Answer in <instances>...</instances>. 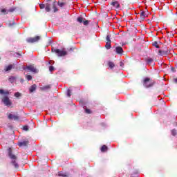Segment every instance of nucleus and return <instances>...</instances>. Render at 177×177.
<instances>
[{
    "label": "nucleus",
    "instance_id": "1",
    "mask_svg": "<svg viewBox=\"0 0 177 177\" xmlns=\"http://www.w3.org/2000/svg\"><path fill=\"white\" fill-rule=\"evenodd\" d=\"M52 52H55L58 56H66L67 55V52L64 50L55 49L52 50Z\"/></svg>",
    "mask_w": 177,
    "mask_h": 177
},
{
    "label": "nucleus",
    "instance_id": "2",
    "mask_svg": "<svg viewBox=\"0 0 177 177\" xmlns=\"http://www.w3.org/2000/svg\"><path fill=\"white\" fill-rule=\"evenodd\" d=\"M26 41L29 44H34V42H38V41H39V36H37L35 37H29L26 39Z\"/></svg>",
    "mask_w": 177,
    "mask_h": 177
},
{
    "label": "nucleus",
    "instance_id": "3",
    "mask_svg": "<svg viewBox=\"0 0 177 177\" xmlns=\"http://www.w3.org/2000/svg\"><path fill=\"white\" fill-rule=\"evenodd\" d=\"M153 83L150 82V78L146 77L144 80V86H146V88H149V86H153Z\"/></svg>",
    "mask_w": 177,
    "mask_h": 177
},
{
    "label": "nucleus",
    "instance_id": "4",
    "mask_svg": "<svg viewBox=\"0 0 177 177\" xmlns=\"http://www.w3.org/2000/svg\"><path fill=\"white\" fill-rule=\"evenodd\" d=\"M3 103L6 105L8 106V107L12 106V102H10V100H9V97H4L2 99Z\"/></svg>",
    "mask_w": 177,
    "mask_h": 177
},
{
    "label": "nucleus",
    "instance_id": "5",
    "mask_svg": "<svg viewBox=\"0 0 177 177\" xmlns=\"http://www.w3.org/2000/svg\"><path fill=\"white\" fill-rule=\"evenodd\" d=\"M24 70H29V71H31L32 73H38V70L35 68L32 65L28 66L26 68H24Z\"/></svg>",
    "mask_w": 177,
    "mask_h": 177
},
{
    "label": "nucleus",
    "instance_id": "6",
    "mask_svg": "<svg viewBox=\"0 0 177 177\" xmlns=\"http://www.w3.org/2000/svg\"><path fill=\"white\" fill-rule=\"evenodd\" d=\"M8 118L9 120H14V121H16L19 120V116H17V115H13L12 113H10L8 115Z\"/></svg>",
    "mask_w": 177,
    "mask_h": 177
},
{
    "label": "nucleus",
    "instance_id": "7",
    "mask_svg": "<svg viewBox=\"0 0 177 177\" xmlns=\"http://www.w3.org/2000/svg\"><path fill=\"white\" fill-rule=\"evenodd\" d=\"M8 156L10 157V158H11V160H16V156H15L14 154H12V148H9L8 149Z\"/></svg>",
    "mask_w": 177,
    "mask_h": 177
},
{
    "label": "nucleus",
    "instance_id": "8",
    "mask_svg": "<svg viewBox=\"0 0 177 177\" xmlns=\"http://www.w3.org/2000/svg\"><path fill=\"white\" fill-rule=\"evenodd\" d=\"M115 52L118 55H121L124 52V50L121 47L118 46L115 48Z\"/></svg>",
    "mask_w": 177,
    "mask_h": 177
},
{
    "label": "nucleus",
    "instance_id": "9",
    "mask_svg": "<svg viewBox=\"0 0 177 177\" xmlns=\"http://www.w3.org/2000/svg\"><path fill=\"white\" fill-rule=\"evenodd\" d=\"M27 145H28V141H23L18 143L19 147H23V146H26Z\"/></svg>",
    "mask_w": 177,
    "mask_h": 177
},
{
    "label": "nucleus",
    "instance_id": "10",
    "mask_svg": "<svg viewBox=\"0 0 177 177\" xmlns=\"http://www.w3.org/2000/svg\"><path fill=\"white\" fill-rule=\"evenodd\" d=\"M111 6H114V8H116V9H118V8H120V3H118V1H113L111 3Z\"/></svg>",
    "mask_w": 177,
    "mask_h": 177
},
{
    "label": "nucleus",
    "instance_id": "11",
    "mask_svg": "<svg viewBox=\"0 0 177 177\" xmlns=\"http://www.w3.org/2000/svg\"><path fill=\"white\" fill-rule=\"evenodd\" d=\"M108 66H109V67L111 68V69H112V68H114V67L115 66V65L114 64V63L112 62H108Z\"/></svg>",
    "mask_w": 177,
    "mask_h": 177
},
{
    "label": "nucleus",
    "instance_id": "12",
    "mask_svg": "<svg viewBox=\"0 0 177 177\" xmlns=\"http://www.w3.org/2000/svg\"><path fill=\"white\" fill-rule=\"evenodd\" d=\"M105 48L110 49V48H111V41H107Z\"/></svg>",
    "mask_w": 177,
    "mask_h": 177
},
{
    "label": "nucleus",
    "instance_id": "13",
    "mask_svg": "<svg viewBox=\"0 0 177 177\" xmlns=\"http://www.w3.org/2000/svg\"><path fill=\"white\" fill-rule=\"evenodd\" d=\"M101 151H102V153H104V151H107V146L103 145V146L101 147Z\"/></svg>",
    "mask_w": 177,
    "mask_h": 177
},
{
    "label": "nucleus",
    "instance_id": "14",
    "mask_svg": "<svg viewBox=\"0 0 177 177\" xmlns=\"http://www.w3.org/2000/svg\"><path fill=\"white\" fill-rule=\"evenodd\" d=\"M37 89V86L35 84H33L30 88V92H32L33 91H35Z\"/></svg>",
    "mask_w": 177,
    "mask_h": 177
},
{
    "label": "nucleus",
    "instance_id": "15",
    "mask_svg": "<svg viewBox=\"0 0 177 177\" xmlns=\"http://www.w3.org/2000/svg\"><path fill=\"white\" fill-rule=\"evenodd\" d=\"M0 93L1 95H9V91H5L2 89H0Z\"/></svg>",
    "mask_w": 177,
    "mask_h": 177
},
{
    "label": "nucleus",
    "instance_id": "16",
    "mask_svg": "<svg viewBox=\"0 0 177 177\" xmlns=\"http://www.w3.org/2000/svg\"><path fill=\"white\" fill-rule=\"evenodd\" d=\"M45 10H46V12L50 11V7L49 4H48V3L46 4Z\"/></svg>",
    "mask_w": 177,
    "mask_h": 177
},
{
    "label": "nucleus",
    "instance_id": "17",
    "mask_svg": "<svg viewBox=\"0 0 177 177\" xmlns=\"http://www.w3.org/2000/svg\"><path fill=\"white\" fill-rule=\"evenodd\" d=\"M13 66L12 65H8V66H6L5 71H9V70H12Z\"/></svg>",
    "mask_w": 177,
    "mask_h": 177
},
{
    "label": "nucleus",
    "instance_id": "18",
    "mask_svg": "<svg viewBox=\"0 0 177 177\" xmlns=\"http://www.w3.org/2000/svg\"><path fill=\"white\" fill-rule=\"evenodd\" d=\"M9 81H10V82H11L12 84H13V82H14L15 81H16V78H15V77H10L9 78Z\"/></svg>",
    "mask_w": 177,
    "mask_h": 177
},
{
    "label": "nucleus",
    "instance_id": "19",
    "mask_svg": "<svg viewBox=\"0 0 177 177\" xmlns=\"http://www.w3.org/2000/svg\"><path fill=\"white\" fill-rule=\"evenodd\" d=\"M140 17H142V19H145V17H146V12H145L144 11H142L140 13Z\"/></svg>",
    "mask_w": 177,
    "mask_h": 177
},
{
    "label": "nucleus",
    "instance_id": "20",
    "mask_svg": "<svg viewBox=\"0 0 177 177\" xmlns=\"http://www.w3.org/2000/svg\"><path fill=\"white\" fill-rule=\"evenodd\" d=\"M53 8L54 9V12H57V8H56V3H53Z\"/></svg>",
    "mask_w": 177,
    "mask_h": 177
},
{
    "label": "nucleus",
    "instance_id": "21",
    "mask_svg": "<svg viewBox=\"0 0 177 177\" xmlns=\"http://www.w3.org/2000/svg\"><path fill=\"white\" fill-rule=\"evenodd\" d=\"M153 46H155V48H160V46H158V43H157V41H155L153 43Z\"/></svg>",
    "mask_w": 177,
    "mask_h": 177
},
{
    "label": "nucleus",
    "instance_id": "22",
    "mask_svg": "<svg viewBox=\"0 0 177 177\" xmlns=\"http://www.w3.org/2000/svg\"><path fill=\"white\" fill-rule=\"evenodd\" d=\"M12 164L14 167H15V168H17L19 167V165L17 164V162H16V160L12 161Z\"/></svg>",
    "mask_w": 177,
    "mask_h": 177
},
{
    "label": "nucleus",
    "instance_id": "23",
    "mask_svg": "<svg viewBox=\"0 0 177 177\" xmlns=\"http://www.w3.org/2000/svg\"><path fill=\"white\" fill-rule=\"evenodd\" d=\"M15 97H20L21 96V94L19 92L15 93Z\"/></svg>",
    "mask_w": 177,
    "mask_h": 177
},
{
    "label": "nucleus",
    "instance_id": "24",
    "mask_svg": "<svg viewBox=\"0 0 177 177\" xmlns=\"http://www.w3.org/2000/svg\"><path fill=\"white\" fill-rule=\"evenodd\" d=\"M171 135H173V136H176V130H171Z\"/></svg>",
    "mask_w": 177,
    "mask_h": 177
},
{
    "label": "nucleus",
    "instance_id": "25",
    "mask_svg": "<svg viewBox=\"0 0 177 177\" xmlns=\"http://www.w3.org/2000/svg\"><path fill=\"white\" fill-rule=\"evenodd\" d=\"M26 79L28 81H31V80H32V77L31 75H27Z\"/></svg>",
    "mask_w": 177,
    "mask_h": 177
},
{
    "label": "nucleus",
    "instance_id": "26",
    "mask_svg": "<svg viewBox=\"0 0 177 177\" xmlns=\"http://www.w3.org/2000/svg\"><path fill=\"white\" fill-rule=\"evenodd\" d=\"M64 3H60V2H58V6L60 7V8H63V6H64Z\"/></svg>",
    "mask_w": 177,
    "mask_h": 177
},
{
    "label": "nucleus",
    "instance_id": "27",
    "mask_svg": "<svg viewBox=\"0 0 177 177\" xmlns=\"http://www.w3.org/2000/svg\"><path fill=\"white\" fill-rule=\"evenodd\" d=\"M110 35H108L107 36H106V41H107V42H111V40H110Z\"/></svg>",
    "mask_w": 177,
    "mask_h": 177
},
{
    "label": "nucleus",
    "instance_id": "28",
    "mask_svg": "<svg viewBox=\"0 0 177 177\" xmlns=\"http://www.w3.org/2000/svg\"><path fill=\"white\" fill-rule=\"evenodd\" d=\"M151 62H153V59H151V58H149L147 60V63H148V64H150V63H151Z\"/></svg>",
    "mask_w": 177,
    "mask_h": 177
},
{
    "label": "nucleus",
    "instance_id": "29",
    "mask_svg": "<svg viewBox=\"0 0 177 177\" xmlns=\"http://www.w3.org/2000/svg\"><path fill=\"white\" fill-rule=\"evenodd\" d=\"M82 20H83V19H82V17H80L77 18V21H78L79 23H82Z\"/></svg>",
    "mask_w": 177,
    "mask_h": 177
},
{
    "label": "nucleus",
    "instance_id": "30",
    "mask_svg": "<svg viewBox=\"0 0 177 177\" xmlns=\"http://www.w3.org/2000/svg\"><path fill=\"white\" fill-rule=\"evenodd\" d=\"M85 111L87 114H91L92 112L91 111L90 109H85Z\"/></svg>",
    "mask_w": 177,
    "mask_h": 177
},
{
    "label": "nucleus",
    "instance_id": "31",
    "mask_svg": "<svg viewBox=\"0 0 177 177\" xmlns=\"http://www.w3.org/2000/svg\"><path fill=\"white\" fill-rule=\"evenodd\" d=\"M58 175H59V176H66V175L65 174H64L63 172H59V174H58Z\"/></svg>",
    "mask_w": 177,
    "mask_h": 177
},
{
    "label": "nucleus",
    "instance_id": "32",
    "mask_svg": "<svg viewBox=\"0 0 177 177\" xmlns=\"http://www.w3.org/2000/svg\"><path fill=\"white\" fill-rule=\"evenodd\" d=\"M39 7L41 9H45L46 5L45 4H39Z\"/></svg>",
    "mask_w": 177,
    "mask_h": 177
},
{
    "label": "nucleus",
    "instance_id": "33",
    "mask_svg": "<svg viewBox=\"0 0 177 177\" xmlns=\"http://www.w3.org/2000/svg\"><path fill=\"white\" fill-rule=\"evenodd\" d=\"M53 70H55V68H54L53 66H50V67H49V71H50V72H52V71H53Z\"/></svg>",
    "mask_w": 177,
    "mask_h": 177
},
{
    "label": "nucleus",
    "instance_id": "34",
    "mask_svg": "<svg viewBox=\"0 0 177 177\" xmlns=\"http://www.w3.org/2000/svg\"><path fill=\"white\" fill-rule=\"evenodd\" d=\"M24 131H28V126H24L23 127Z\"/></svg>",
    "mask_w": 177,
    "mask_h": 177
},
{
    "label": "nucleus",
    "instance_id": "35",
    "mask_svg": "<svg viewBox=\"0 0 177 177\" xmlns=\"http://www.w3.org/2000/svg\"><path fill=\"white\" fill-rule=\"evenodd\" d=\"M67 95H68V97L71 96V91L70 90H68Z\"/></svg>",
    "mask_w": 177,
    "mask_h": 177
},
{
    "label": "nucleus",
    "instance_id": "36",
    "mask_svg": "<svg viewBox=\"0 0 177 177\" xmlns=\"http://www.w3.org/2000/svg\"><path fill=\"white\" fill-rule=\"evenodd\" d=\"M83 23H84V26H87V24H89V21H84Z\"/></svg>",
    "mask_w": 177,
    "mask_h": 177
},
{
    "label": "nucleus",
    "instance_id": "37",
    "mask_svg": "<svg viewBox=\"0 0 177 177\" xmlns=\"http://www.w3.org/2000/svg\"><path fill=\"white\" fill-rule=\"evenodd\" d=\"M49 88H50V86H46L44 87L43 89H49Z\"/></svg>",
    "mask_w": 177,
    "mask_h": 177
},
{
    "label": "nucleus",
    "instance_id": "38",
    "mask_svg": "<svg viewBox=\"0 0 177 177\" xmlns=\"http://www.w3.org/2000/svg\"><path fill=\"white\" fill-rule=\"evenodd\" d=\"M5 12H6V10H5V9L1 10L2 13H5Z\"/></svg>",
    "mask_w": 177,
    "mask_h": 177
},
{
    "label": "nucleus",
    "instance_id": "39",
    "mask_svg": "<svg viewBox=\"0 0 177 177\" xmlns=\"http://www.w3.org/2000/svg\"><path fill=\"white\" fill-rule=\"evenodd\" d=\"M159 53H160V55H164V53H162V50H159Z\"/></svg>",
    "mask_w": 177,
    "mask_h": 177
},
{
    "label": "nucleus",
    "instance_id": "40",
    "mask_svg": "<svg viewBox=\"0 0 177 177\" xmlns=\"http://www.w3.org/2000/svg\"><path fill=\"white\" fill-rule=\"evenodd\" d=\"M120 66L123 67L124 66V63H122V62H120Z\"/></svg>",
    "mask_w": 177,
    "mask_h": 177
},
{
    "label": "nucleus",
    "instance_id": "41",
    "mask_svg": "<svg viewBox=\"0 0 177 177\" xmlns=\"http://www.w3.org/2000/svg\"><path fill=\"white\" fill-rule=\"evenodd\" d=\"M10 12H13V10H10Z\"/></svg>",
    "mask_w": 177,
    "mask_h": 177
},
{
    "label": "nucleus",
    "instance_id": "42",
    "mask_svg": "<svg viewBox=\"0 0 177 177\" xmlns=\"http://www.w3.org/2000/svg\"><path fill=\"white\" fill-rule=\"evenodd\" d=\"M176 82H177V79L175 80Z\"/></svg>",
    "mask_w": 177,
    "mask_h": 177
}]
</instances>
